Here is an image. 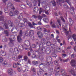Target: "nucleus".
<instances>
[{"label":"nucleus","mask_w":76,"mask_h":76,"mask_svg":"<svg viewBox=\"0 0 76 76\" xmlns=\"http://www.w3.org/2000/svg\"><path fill=\"white\" fill-rule=\"evenodd\" d=\"M28 24L29 26L30 27V28H33V26H32V24H31V23H28Z\"/></svg>","instance_id":"c85d7f7f"},{"label":"nucleus","mask_w":76,"mask_h":76,"mask_svg":"<svg viewBox=\"0 0 76 76\" xmlns=\"http://www.w3.org/2000/svg\"><path fill=\"white\" fill-rule=\"evenodd\" d=\"M42 71H41V69L39 70L37 72V74H38V75H39L40 74H41L42 73Z\"/></svg>","instance_id":"b1692460"},{"label":"nucleus","mask_w":76,"mask_h":76,"mask_svg":"<svg viewBox=\"0 0 76 76\" xmlns=\"http://www.w3.org/2000/svg\"><path fill=\"white\" fill-rule=\"evenodd\" d=\"M4 33L5 34L6 36H9V32L7 30H5L4 31Z\"/></svg>","instance_id":"5701e85b"},{"label":"nucleus","mask_w":76,"mask_h":76,"mask_svg":"<svg viewBox=\"0 0 76 76\" xmlns=\"http://www.w3.org/2000/svg\"><path fill=\"white\" fill-rule=\"evenodd\" d=\"M31 1L33 2V4H34V6H37V2H38V1L37 0H31Z\"/></svg>","instance_id":"9d476101"},{"label":"nucleus","mask_w":76,"mask_h":76,"mask_svg":"<svg viewBox=\"0 0 76 76\" xmlns=\"http://www.w3.org/2000/svg\"><path fill=\"white\" fill-rule=\"evenodd\" d=\"M1 54L3 56H5L6 55V52L4 51H1Z\"/></svg>","instance_id":"f3484780"},{"label":"nucleus","mask_w":76,"mask_h":76,"mask_svg":"<svg viewBox=\"0 0 76 76\" xmlns=\"http://www.w3.org/2000/svg\"><path fill=\"white\" fill-rule=\"evenodd\" d=\"M57 41H58V42H59V43H60V42H61V40H60V39H58Z\"/></svg>","instance_id":"e2e57ef3"},{"label":"nucleus","mask_w":76,"mask_h":76,"mask_svg":"<svg viewBox=\"0 0 76 76\" xmlns=\"http://www.w3.org/2000/svg\"><path fill=\"white\" fill-rule=\"evenodd\" d=\"M32 25H37V24H36V23L33 22L32 23Z\"/></svg>","instance_id":"4d7b16f0"},{"label":"nucleus","mask_w":76,"mask_h":76,"mask_svg":"<svg viewBox=\"0 0 76 76\" xmlns=\"http://www.w3.org/2000/svg\"><path fill=\"white\" fill-rule=\"evenodd\" d=\"M69 72L71 73L72 75H73V76H76V74L75 73V71L72 70V69Z\"/></svg>","instance_id":"39448f33"},{"label":"nucleus","mask_w":76,"mask_h":76,"mask_svg":"<svg viewBox=\"0 0 76 76\" xmlns=\"http://www.w3.org/2000/svg\"><path fill=\"white\" fill-rule=\"evenodd\" d=\"M14 51L15 53L16 54H19V50H18V48H14Z\"/></svg>","instance_id":"0eeeda50"},{"label":"nucleus","mask_w":76,"mask_h":76,"mask_svg":"<svg viewBox=\"0 0 76 76\" xmlns=\"http://www.w3.org/2000/svg\"><path fill=\"white\" fill-rule=\"evenodd\" d=\"M7 5L8 6H9V7H10L11 9H15V8L13 7V5L11 4L8 3Z\"/></svg>","instance_id":"6e6552de"},{"label":"nucleus","mask_w":76,"mask_h":76,"mask_svg":"<svg viewBox=\"0 0 76 76\" xmlns=\"http://www.w3.org/2000/svg\"><path fill=\"white\" fill-rule=\"evenodd\" d=\"M74 56H75V54H72L71 55V57H72V58H74Z\"/></svg>","instance_id":"bf43d9fd"},{"label":"nucleus","mask_w":76,"mask_h":76,"mask_svg":"<svg viewBox=\"0 0 76 76\" xmlns=\"http://www.w3.org/2000/svg\"><path fill=\"white\" fill-rule=\"evenodd\" d=\"M37 34L39 38H41L43 37V34L41 31H38L37 32Z\"/></svg>","instance_id":"7ed1b4c3"},{"label":"nucleus","mask_w":76,"mask_h":76,"mask_svg":"<svg viewBox=\"0 0 76 76\" xmlns=\"http://www.w3.org/2000/svg\"><path fill=\"white\" fill-rule=\"evenodd\" d=\"M19 49L20 50H23L24 49V47L23 46V45H20L19 47Z\"/></svg>","instance_id":"dca6fc26"},{"label":"nucleus","mask_w":76,"mask_h":76,"mask_svg":"<svg viewBox=\"0 0 76 76\" xmlns=\"http://www.w3.org/2000/svg\"><path fill=\"white\" fill-rule=\"evenodd\" d=\"M10 42L9 43L10 45H13V41L12 40V39L11 38H10Z\"/></svg>","instance_id":"a211bd4d"},{"label":"nucleus","mask_w":76,"mask_h":76,"mask_svg":"<svg viewBox=\"0 0 76 76\" xmlns=\"http://www.w3.org/2000/svg\"><path fill=\"white\" fill-rule=\"evenodd\" d=\"M40 4H41L40 0H38V6H40Z\"/></svg>","instance_id":"ea45409f"},{"label":"nucleus","mask_w":76,"mask_h":76,"mask_svg":"<svg viewBox=\"0 0 76 76\" xmlns=\"http://www.w3.org/2000/svg\"><path fill=\"white\" fill-rule=\"evenodd\" d=\"M13 49L10 48V49L9 51L11 53H12V51H13Z\"/></svg>","instance_id":"49530a36"},{"label":"nucleus","mask_w":76,"mask_h":76,"mask_svg":"<svg viewBox=\"0 0 76 76\" xmlns=\"http://www.w3.org/2000/svg\"><path fill=\"white\" fill-rule=\"evenodd\" d=\"M57 22H56V25L57 26L58 25V22L60 26H61V24H60V20H57Z\"/></svg>","instance_id":"aec40b11"},{"label":"nucleus","mask_w":76,"mask_h":76,"mask_svg":"<svg viewBox=\"0 0 76 76\" xmlns=\"http://www.w3.org/2000/svg\"><path fill=\"white\" fill-rule=\"evenodd\" d=\"M69 21L71 23V24L70 25V26H72L73 25L72 24L74 23L72 19L69 18Z\"/></svg>","instance_id":"f8f14e48"},{"label":"nucleus","mask_w":76,"mask_h":76,"mask_svg":"<svg viewBox=\"0 0 76 76\" xmlns=\"http://www.w3.org/2000/svg\"><path fill=\"white\" fill-rule=\"evenodd\" d=\"M51 3H52V4L53 5V6H56V2H55V1H54V0H52L51 2Z\"/></svg>","instance_id":"412c9836"},{"label":"nucleus","mask_w":76,"mask_h":76,"mask_svg":"<svg viewBox=\"0 0 76 76\" xmlns=\"http://www.w3.org/2000/svg\"><path fill=\"white\" fill-rule=\"evenodd\" d=\"M26 36H29L31 37V38L32 39H34V30H31L30 31L27 30L25 32Z\"/></svg>","instance_id":"f257e3e1"},{"label":"nucleus","mask_w":76,"mask_h":76,"mask_svg":"<svg viewBox=\"0 0 76 76\" xmlns=\"http://www.w3.org/2000/svg\"><path fill=\"white\" fill-rule=\"evenodd\" d=\"M28 63H29V64H31V59H28Z\"/></svg>","instance_id":"e433bc0d"},{"label":"nucleus","mask_w":76,"mask_h":76,"mask_svg":"<svg viewBox=\"0 0 76 76\" xmlns=\"http://www.w3.org/2000/svg\"><path fill=\"white\" fill-rule=\"evenodd\" d=\"M33 10L34 12H36V13H37V12H38V11H39V10L38 9V8L37 7H34L33 9Z\"/></svg>","instance_id":"423d86ee"},{"label":"nucleus","mask_w":76,"mask_h":76,"mask_svg":"<svg viewBox=\"0 0 76 76\" xmlns=\"http://www.w3.org/2000/svg\"><path fill=\"white\" fill-rule=\"evenodd\" d=\"M23 35V33H22V31L20 30L19 33V35H18L17 37V39L18 42H22V39L20 37H22Z\"/></svg>","instance_id":"f03ea898"},{"label":"nucleus","mask_w":76,"mask_h":76,"mask_svg":"<svg viewBox=\"0 0 76 76\" xmlns=\"http://www.w3.org/2000/svg\"><path fill=\"white\" fill-rule=\"evenodd\" d=\"M38 25H41V22H38Z\"/></svg>","instance_id":"774afa93"},{"label":"nucleus","mask_w":76,"mask_h":76,"mask_svg":"<svg viewBox=\"0 0 76 76\" xmlns=\"http://www.w3.org/2000/svg\"><path fill=\"white\" fill-rule=\"evenodd\" d=\"M3 42H7V39L6 38H5L4 39H2Z\"/></svg>","instance_id":"f704fd0d"},{"label":"nucleus","mask_w":76,"mask_h":76,"mask_svg":"<svg viewBox=\"0 0 76 76\" xmlns=\"http://www.w3.org/2000/svg\"><path fill=\"white\" fill-rule=\"evenodd\" d=\"M28 42V44H29V45H30V44L29 43V42L28 40H27L26 42V44H27V43Z\"/></svg>","instance_id":"6e6d98bb"},{"label":"nucleus","mask_w":76,"mask_h":76,"mask_svg":"<svg viewBox=\"0 0 76 76\" xmlns=\"http://www.w3.org/2000/svg\"><path fill=\"white\" fill-rule=\"evenodd\" d=\"M50 45L51 46V47H52V48H54V47L55 46V45H54V44H52V45Z\"/></svg>","instance_id":"603ef678"},{"label":"nucleus","mask_w":76,"mask_h":76,"mask_svg":"<svg viewBox=\"0 0 76 76\" xmlns=\"http://www.w3.org/2000/svg\"><path fill=\"white\" fill-rule=\"evenodd\" d=\"M23 57V56L21 55H20L18 56V59H20V58H22V57Z\"/></svg>","instance_id":"bb28decb"},{"label":"nucleus","mask_w":76,"mask_h":76,"mask_svg":"<svg viewBox=\"0 0 76 76\" xmlns=\"http://www.w3.org/2000/svg\"><path fill=\"white\" fill-rule=\"evenodd\" d=\"M25 68H26V69H25V71L26 72H27V71H28V66H25Z\"/></svg>","instance_id":"2f4dec72"},{"label":"nucleus","mask_w":76,"mask_h":76,"mask_svg":"<svg viewBox=\"0 0 76 76\" xmlns=\"http://www.w3.org/2000/svg\"><path fill=\"white\" fill-rule=\"evenodd\" d=\"M43 20L44 22H45V23H48L49 21L48 19L47 18H44L43 19Z\"/></svg>","instance_id":"6ab92c4d"},{"label":"nucleus","mask_w":76,"mask_h":76,"mask_svg":"<svg viewBox=\"0 0 76 76\" xmlns=\"http://www.w3.org/2000/svg\"><path fill=\"white\" fill-rule=\"evenodd\" d=\"M45 13L46 14V15H48L49 13H48V11H45Z\"/></svg>","instance_id":"052dcab7"},{"label":"nucleus","mask_w":76,"mask_h":76,"mask_svg":"<svg viewBox=\"0 0 76 76\" xmlns=\"http://www.w3.org/2000/svg\"><path fill=\"white\" fill-rule=\"evenodd\" d=\"M32 58H35V55L33 54V55L32 56Z\"/></svg>","instance_id":"13d9d810"},{"label":"nucleus","mask_w":76,"mask_h":76,"mask_svg":"<svg viewBox=\"0 0 76 76\" xmlns=\"http://www.w3.org/2000/svg\"><path fill=\"white\" fill-rule=\"evenodd\" d=\"M61 20H62L63 22H64V23H65L66 22V21H65V20H64V18H63V17L62 16L61 17Z\"/></svg>","instance_id":"cd10ccee"},{"label":"nucleus","mask_w":76,"mask_h":76,"mask_svg":"<svg viewBox=\"0 0 76 76\" xmlns=\"http://www.w3.org/2000/svg\"><path fill=\"white\" fill-rule=\"evenodd\" d=\"M45 26V27H46V28H50V26L48 25H46Z\"/></svg>","instance_id":"5fc2aeb1"},{"label":"nucleus","mask_w":76,"mask_h":76,"mask_svg":"<svg viewBox=\"0 0 76 76\" xmlns=\"http://www.w3.org/2000/svg\"><path fill=\"white\" fill-rule=\"evenodd\" d=\"M4 18L3 16H1L0 17V20L1 21H3V19Z\"/></svg>","instance_id":"c9c22d12"},{"label":"nucleus","mask_w":76,"mask_h":76,"mask_svg":"<svg viewBox=\"0 0 76 76\" xmlns=\"http://www.w3.org/2000/svg\"><path fill=\"white\" fill-rule=\"evenodd\" d=\"M71 63L72 67H75V66H76V62H75V60H71Z\"/></svg>","instance_id":"20e7f679"},{"label":"nucleus","mask_w":76,"mask_h":76,"mask_svg":"<svg viewBox=\"0 0 76 76\" xmlns=\"http://www.w3.org/2000/svg\"><path fill=\"white\" fill-rule=\"evenodd\" d=\"M50 24L52 25L51 26L52 28H56V26L54 25V22L51 21L50 23Z\"/></svg>","instance_id":"4468645a"},{"label":"nucleus","mask_w":76,"mask_h":76,"mask_svg":"<svg viewBox=\"0 0 76 76\" xmlns=\"http://www.w3.org/2000/svg\"><path fill=\"white\" fill-rule=\"evenodd\" d=\"M28 58V56H24V59H21V61H23L24 60L25 61H27Z\"/></svg>","instance_id":"9b49d317"},{"label":"nucleus","mask_w":76,"mask_h":76,"mask_svg":"<svg viewBox=\"0 0 76 76\" xmlns=\"http://www.w3.org/2000/svg\"><path fill=\"white\" fill-rule=\"evenodd\" d=\"M64 7H65V8H67V6L66 5H64Z\"/></svg>","instance_id":"69168bd1"},{"label":"nucleus","mask_w":76,"mask_h":76,"mask_svg":"<svg viewBox=\"0 0 76 76\" xmlns=\"http://www.w3.org/2000/svg\"><path fill=\"white\" fill-rule=\"evenodd\" d=\"M8 72L10 75H12L13 70L12 69H10L8 70Z\"/></svg>","instance_id":"1a4fd4ad"},{"label":"nucleus","mask_w":76,"mask_h":76,"mask_svg":"<svg viewBox=\"0 0 76 76\" xmlns=\"http://www.w3.org/2000/svg\"><path fill=\"white\" fill-rule=\"evenodd\" d=\"M63 30L64 31V32H65L66 34V36H68V34H69V31H67V30L65 28H64Z\"/></svg>","instance_id":"2eb2a0df"},{"label":"nucleus","mask_w":76,"mask_h":76,"mask_svg":"<svg viewBox=\"0 0 76 76\" xmlns=\"http://www.w3.org/2000/svg\"><path fill=\"white\" fill-rule=\"evenodd\" d=\"M10 16H15V15H14V14H13V13H12V12H11L10 13Z\"/></svg>","instance_id":"8fccbe9b"},{"label":"nucleus","mask_w":76,"mask_h":76,"mask_svg":"<svg viewBox=\"0 0 76 76\" xmlns=\"http://www.w3.org/2000/svg\"><path fill=\"white\" fill-rule=\"evenodd\" d=\"M12 59L14 60H15V61H17L18 60V57H17V56H15V55H14L12 56Z\"/></svg>","instance_id":"ddd939ff"},{"label":"nucleus","mask_w":76,"mask_h":76,"mask_svg":"<svg viewBox=\"0 0 76 76\" xmlns=\"http://www.w3.org/2000/svg\"><path fill=\"white\" fill-rule=\"evenodd\" d=\"M50 64H51V63H50V62H47L46 63L47 65H50Z\"/></svg>","instance_id":"3c124183"},{"label":"nucleus","mask_w":76,"mask_h":76,"mask_svg":"<svg viewBox=\"0 0 76 76\" xmlns=\"http://www.w3.org/2000/svg\"><path fill=\"white\" fill-rule=\"evenodd\" d=\"M32 63L34 65H36V64H38V62L35 61H32Z\"/></svg>","instance_id":"a878e982"},{"label":"nucleus","mask_w":76,"mask_h":76,"mask_svg":"<svg viewBox=\"0 0 76 76\" xmlns=\"http://www.w3.org/2000/svg\"><path fill=\"white\" fill-rule=\"evenodd\" d=\"M31 69L32 70V71H34L35 70V69L33 67H31Z\"/></svg>","instance_id":"864d4df0"},{"label":"nucleus","mask_w":76,"mask_h":76,"mask_svg":"<svg viewBox=\"0 0 76 76\" xmlns=\"http://www.w3.org/2000/svg\"><path fill=\"white\" fill-rule=\"evenodd\" d=\"M38 19H40V20L41 21V19H42V17H41V16L39 15L38 17Z\"/></svg>","instance_id":"79ce46f5"},{"label":"nucleus","mask_w":76,"mask_h":76,"mask_svg":"<svg viewBox=\"0 0 76 76\" xmlns=\"http://www.w3.org/2000/svg\"><path fill=\"white\" fill-rule=\"evenodd\" d=\"M23 18V17L22 15H20L19 17H18V19H22V18Z\"/></svg>","instance_id":"a18cd8bd"},{"label":"nucleus","mask_w":76,"mask_h":76,"mask_svg":"<svg viewBox=\"0 0 76 76\" xmlns=\"http://www.w3.org/2000/svg\"><path fill=\"white\" fill-rule=\"evenodd\" d=\"M17 66V64L16 63L14 64L13 65V67H14V68H16Z\"/></svg>","instance_id":"473e14b6"},{"label":"nucleus","mask_w":76,"mask_h":76,"mask_svg":"<svg viewBox=\"0 0 76 76\" xmlns=\"http://www.w3.org/2000/svg\"><path fill=\"white\" fill-rule=\"evenodd\" d=\"M26 2L27 3V5L29 6L30 7H31V6H32V3H31V2H30L28 1H26Z\"/></svg>","instance_id":"4be33fe9"},{"label":"nucleus","mask_w":76,"mask_h":76,"mask_svg":"<svg viewBox=\"0 0 76 76\" xmlns=\"http://www.w3.org/2000/svg\"><path fill=\"white\" fill-rule=\"evenodd\" d=\"M17 69L18 72H20L21 71V69H20V68H19V67H17Z\"/></svg>","instance_id":"4c0bfd02"},{"label":"nucleus","mask_w":76,"mask_h":76,"mask_svg":"<svg viewBox=\"0 0 76 76\" xmlns=\"http://www.w3.org/2000/svg\"><path fill=\"white\" fill-rule=\"evenodd\" d=\"M31 53H29V52H28V56H31Z\"/></svg>","instance_id":"680f3d73"},{"label":"nucleus","mask_w":76,"mask_h":76,"mask_svg":"<svg viewBox=\"0 0 76 76\" xmlns=\"http://www.w3.org/2000/svg\"><path fill=\"white\" fill-rule=\"evenodd\" d=\"M5 27L6 28V29H7L8 28V26L7 25H5Z\"/></svg>","instance_id":"0e129e2a"},{"label":"nucleus","mask_w":76,"mask_h":76,"mask_svg":"<svg viewBox=\"0 0 76 76\" xmlns=\"http://www.w3.org/2000/svg\"><path fill=\"white\" fill-rule=\"evenodd\" d=\"M67 61H68V60L67 59H66L65 60H64V62H67Z\"/></svg>","instance_id":"338daca9"},{"label":"nucleus","mask_w":76,"mask_h":76,"mask_svg":"<svg viewBox=\"0 0 76 76\" xmlns=\"http://www.w3.org/2000/svg\"><path fill=\"white\" fill-rule=\"evenodd\" d=\"M3 58H0V63H2V62H3Z\"/></svg>","instance_id":"37998d69"},{"label":"nucleus","mask_w":76,"mask_h":76,"mask_svg":"<svg viewBox=\"0 0 76 76\" xmlns=\"http://www.w3.org/2000/svg\"><path fill=\"white\" fill-rule=\"evenodd\" d=\"M54 64L55 65H58V62L55 61H54Z\"/></svg>","instance_id":"58836bf2"},{"label":"nucleus","mask_w":76,"mask_h":76,"mask_svg":"<svg viewBox=\"0 0 76 76\" xmlns=\"http://www.w3.org/2000/svg\"><path fill=\"white\" fill-rule=\"evenodd\" d=\"M7 62L6 61L4 62L2 64L3 65H7Z\"/></svg>","instance_id":"a19ab883"},{"label":"nucleus","mask_w":76,"mask_h":76,"mask_svg":"<svg viewBox=\"0 0 76 76\" xmlns=\"http://www.w3.org/2000/svg\"><path fill=\"white\" fill-rule=\"evenodd\" d=\"M46 44L48 46H50L51 45V42H46Z\"/></svg>","instance_id":"c756f323"},{"label":"nucleus","mask_w":76,"mask_h":76,"mask_svg":"<svg viewBox=\"0 0 76 76\" xmlns=\"http://www.w3.org/2000/svg\"><path fill=\"white\" fill-rule=\"evenodd\" d=\"M45 41V38L43 39H42V42H44Z\"/></svg>","instance_id":"09e8293b"},{"label":"nucleus","mask_w":76,"mask_h":76,"mask_svg":"<svg viewBox=\"0 0 76 76\" xmlns=\"http://www.w3.org/2000/svg\"><path fill=\"white\" fill-rule=\"evenodd\" d=\"M33 18H34L35 19H36V18H37V16H36L35 15H33L32 16Z\"/></svg>","instance_id":"c03bdc74"},{"label":"nucleus","mask_w":76,"mask_h":76,"mask_svg":"<svg viewBox=\"0 0 76 76\" xmlns=\"http://www.w3.org/2000/svg\"><path fill=\"white\" fill-rule=\"evenodd\" d=\"M39 14H41V12H42V9L41 8H40L39 9Z\"/></svg>","instance_id":"72a5a7b5"},{"label":"nucleus","mask_w":76,"mask_h":76,"mask_svg":"<svg viewBox=\"0 0 76 76\" xmlns=\"http://www.w3.org/2000/svg\"><path fill=\"white\" fill-rule=\"evenodd\" d=\"M36 47V46L35 45V44L32 45H31V47L32 48H35Z\"/></svg>","instance_id":"de8ad7c7"},{"label":"nucleus","mask_w":76,"mask_h":76,"mask_svg":"<svg viewBox=\"0 0 76 76\" xmlns=\"http://www.w3.org/2000/svg\"><path fill=\"white\" fill-rule=\"evenodd\" d=\"M19 13V11H18L17 10H16L14 12V15H18Z\"/></svg>","instance_id":"7c9ffc66"},{"label":"nucleus","mask_w":76,"mask_h":76,"mask_svg":"<svg viewBox=\"0 0 76 76\" xmlns=\"http://www.w3.org/2000/svg\"><path fill=\"white\" fill-rule=\"evenodd\" d=\"M37 29L38 30H39V31H42V28L40 26H39L37 28Z\"/></svg>","instance_id":"393cba45"}]
</instances>
